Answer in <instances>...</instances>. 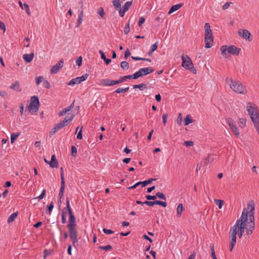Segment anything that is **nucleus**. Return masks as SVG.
Here are the masks:
<instances>
[{
  "label": "nucleus",
  "mask_w": 259,
  "mask_h": 259,
  "mask_svg": "<svg viewBox=\"0 0 259 259\" xmlns=\"http://www.w3.org/2000/svg\"><path fill=\"white\" fill-rule=\"evenodd\" d=\"M131 56V52L128 50V49H126V50L124 52V58L126 59L128 57Z\"/></svg>",
  "instance_id": "60"
},
{
  "label": "nucleus",
  "mask_w": 259,
  "mask_h": 259,
  "mask_svg": "<svg viewBox=\"0 0 259 259\" xmlns=\"http://www.w3.org/2000/svg\"><path fill=\"white\" fill-rule=\"evenodd\" d=\"M246 119L245 118H239V121L238 123L239 126L241 128H243L246 125Z\"/></svg>",
  "instance_id": "36"
},
{
  "label": "nucleus",
  "mask_w": 259,
  "mask_h": 259,
  "mask_svg": "<svg viewBox=\"0 0 259 259\" xmlns=\"http://www.w3.org/2000/svg\"><path fill=\"white\" fill-rule=\"evenodd\" d=\"M183 210V205L182 203L179 204L177 208V215L178 217H180Z\"/></svg>",
  "instance_id": "32"
},
{
  "label": "nucleus",
  "mask_w": 259,
  "mask_h": 259,
  "mask_svg": "<svg viewBox=\"0 0 259 259\" xmlns=\"http://www.w3.org/2000/svg\"><path fill=\"white\" fill-rule=\"evenodd\" d=\"M58 131L57 130L56 128V127L54 126L53 128H52V129L51 130V131H50V134H49V137L51 138L55 134V133Z\"/></svg>",
  "instance_id": "56"
},
{
  "label": "nucleus",
  "mask_w": 259,
  "mask_h": 259,
  "mask_svg": "<svg viewBox=\"0 0 259 259\" xmlns=\"http://www.w3.org/2000/svg\"><path fill=\"white\" fill-rule=\"evenodd\" d=\"M222 54L223 56H225L227 54V52L231 55L238 56L241 51V49L236 47L234 45H231L227 47V46L225 45L221 47L220 49Z\"/></svg>",
  "instance_id": "5"
},
{
  "label": "nucleus",
  "mask_w": 259,
  "mask_h": 259,
  "mask_svg": "<svg viewBox=\"0 0 259 259\" xmlns=\"http://www.w3.org/2000/svg\"><path fill=\"white\" fill-rule=\"evenodd\" d=\"M205 29V47L206 49L211 48L213 45V36L209 23H206L204 25Z\"/></svg>",
  "instance_id": "4"
},
{
  "label": "nucleus",
  "mask_w": 259,
  "mask_h": 259,
  "mask_svg": "<svg viewBox=\"0 0 259 259\" xmlns=\"http://www.w3.org/2000/svg\"><path fill=\"white\" fill-rule=\"evenodd\" d=\"M74 116L75 115L73 114H71L70 116H69V114H68L62 121L64 122V124L67 126L68 123L73 119Z\"/></svg>",
  "instance_id": "25"
},
{
  "label": "nucleus",
  "mask_w": 259,
  "mask_h": 259,
  "mask_svg": "<svg viewBox=\"0 0 259 259\" xmlns=\"http://www.w3.org/2000/svg\"><path fill=\"white\" fill-rule=\"evenodd\" d=\"M20 84L18 81H15L13 84H12L10 88L13 89L14 90L21 91V90L19 89Z\"/></svg>",
  "instance_id": "27"
},
{
  "label": "nucleus",
  "mask_w": 259,
  "mask_h": 259,
  "mask_svg": "<svg viewBox=\"0 0 259 259\" xmlns=\"http://www.w3.org/2000/svg\"><path fill=\"white\" fill-rule=\"evenodd\" d=\"M130 19L128 20V23L125 25L124 28V32L125 34H127L130 31Z\"/></svg>",
  "instance_id": "41"
},
{
  "label": "nucleus",
  "mask_w": 259,
  "mask_h": 259,
  "mask_svg": "<svg viewBox=\"0 0 259 259\" xmlns=\"http://www.w3.org/2000/svg\"><path fill=\"white\" fill-rule=\"evenodd\" d=\"M184 144L186 147H190L194 145V142L191 141H186L184 142Z\"/></svg>",
  "instance_id": "53"
},
{
  "label": "nucleus",
  "mask_w": 259,
  "mask_h": 259,
  "mask_svg": "<svg viewBox=\"0 0 259 259\" xmlns=\"http://www.w3.org/2000/svg\"><path fill=\"white\" fill-rule=\"evenodd\" d=\"M194 120L192 118L190 114H188L186 117L184 118V125L187 126L189 125L190 123H193Z\"/></svg>",
  "instance_id": "26"
},
{
  "label": "nucleus",
  "mask_w": 259,
  "mask_h": 259,
  "mask_svg": "<svg viewBox=\"0 0 259 259\" xmlns=\"http://www.w3.org/2000/svg\"><path fill=\"white\" fill-rule=\"evenodd\" d=\"M82 58L81 56L78 57L76 60V64L78 66H80L82 65Z\"/></svg>",
  "instance_id": "47"
},
{
  "label": "nucleus",
  "mask_w": 259,
  "mask_h": 259,
  "mask_svg": "<svg viewBox=\"0 0 259 259\" xmlns=\"http://www.w3.org/2000/svg\"><path fill=\"white\" fill-rule=\"evenodd\" d=\"M252 105L253 104L250 103H248L247 105V111L254 124V126L256 130L257 134L259 135V116L258 110Z\"/></svg>",
  "instance_id": "2"
},
{
  "label": "nucleus",
  "mask_w": 259,
  "mask_h": 259,
  "mask_svg": "<svg viewBox=\"0 0 259 259\" xmlns=\"http://www.w3.org/2000/svg\"><path fill=\"white\" fill-rule=\"evenodd\" d=\"M243 211L246 212V214L249 217V220L250 221L251 225L254 219V202L253 200H250L247 204V208H244Z\"/></svg>",
  "instance_id": "7"
},
{
  "label": "nucleus",
  "mask_w": 259,
  "mask_h": 259,
  "mask_svg": "<svg viewBox=\"0 0 259 259\" xmlns=\"http://www.w3.org/2000/svg\"><path fill=\"white\" fill-rule=\"evenodd\" d=\"M154 71V69L151 67L142 68L135 73V77H136V79H138L140 77H143L152 73Z\"/></svg>",
  "instance_id": "10"
},
{
  "label": "nucleus",
  "mask_w": 259,
  "mask_h": 259,
  "mask_svg": "<svg viewBox=\"0 0 259 259\" xmlns=\"http://www.w3.org/2000/svg\"><path fill=\"white\" fill-rule=\"evenodd\" d=\"M214 202L218 206L219 209H222L223 205L224 203V201L221 199H214Z\"/></svg>",
  "instance_id": "35"
},
{
  "label": "nucleus",
  "mask_w": 259,
  "mask_h": 259,
  "mask_svg": "<svg viewBox=\"0 0 259 259\" xmlns=\"http://www.w3.org/2000/svg\"><path fill=\"white\" fill-rule=\"evenodd\" d=\"M50 254V252L47 249H45L44 250V258L46 259V257Z\"/></svg>",
  "instance_id": "61"
},
{
  "label": "nucleus",
  "mask_w": 259,
  "mask_h": 259,
  "mask_svg": "<svg viewBox=\"0 0 259 259\" xmlns=\"http://www.w3.org/2000/svg\"><path fill=\"white\" fill-rule=\"evenodd\" d=\"M34 57V54L33 53H31L29 54H25L23 55V59L26 62L30 63L32 61Z\"/></svg>",
  "instance_id": "22"
},
{
  "label": "nucleus",
  "mask_w": 259,
  "mask_h": 259,
  "mask_svg": "<svg viewBox=\"0 0 259 259\" xmlns=\"http://www.w3.org/2000/svg\"><path fill=\"white\" fill-rule=\"evenodd\" d=\"M54 202L52 201L50 203V205L47 206L46 213H48L50 215L51 214L52 210L54 207Z\"/></svg>",
  "instance_id": "33"
},
{
  "label": "nucleus",
  "mask_w": 259,
  "mask_h": 259,
  "mask_svg": "<svg viewBox=\"0 0 259 259\" xmlns=\"http://www.w3.org/2000/svg\"><path fill=\"white\" fill-rule=\"evenodd\" d=\"M183 121V116L182 114L181 113H180L178 115L177 119V123L178 125H181Z\"/></svg>",
  "instance_id": "44"
},
{
  "label": "nucleus",
  "mask_w": 259,
  "mask_h": 259,
  "mask_svg": "<svg viewBox=\"0 0 259 259\" xmlns=\"http://www.w3.org/2000/svg\"><path fill=\"white\" fill-rule=\"evenodd\" d=\"M103 231L105 234L107 235L111 234L114 233V232L112 230L106 228H104L103 229Z\"/></svg>",
  "instance_id": "55"
},
{
  "label": "nucleus",
  "mask_w": 259,
  "mask_h": 259,
  "mask_svg": "<svg viewBox=\"0 0 259 259\" xmlns=\"http://www.w3.org/2000/svg\"><path fill=\"white\" fill-rule=\"evenodd\" d=\"M239 35L242 38L250 41L252 38L250 37L251 34L250 32L246 29H239L238 31Z\"/></svg>",
  "instance_id": "15"
},
{
  "label": "nucleus",
  "mask_w": 259,
  "mask_h": 259,
  "mask_svg": "<svg viewBox=\"0 0 259 259\" xmlns=\"http://www.w3.org/2000/svg\"><path fill=\"white\" fill-rule=\"evenodd\" d=\"M242 225L246 226V235H249L252 234L255 229L254 221H253L251 225L249 217L245 211H242L240 218L237 220L235 225L232 227L229 231V237L231 239L230 243V250L232 251L236 243L237 228Z\"/></svg>",
  "instance_id": "1"
},
{
  "label": "nucleus",
  "mask_w": 259,
  "mask_h": 259,
  "mask_svg": "<svg viewBox=\"0 0 259 259\" xmlns=\"http://www.w3.org/2000/svg\"><path fill=\"white\" fill-rule=\"evenodd\" d=\"M65 180H62V181H61V188H60V192L64 193V189H65Z\"/></svg>",
  "instance_id": "49"
},
{
  "label": "nucleus",
  "mask_w": 259,
  "mask_h": 259,
  "mask_svg": "<svg viewBox=\"0 0 259 259\" xmlns=\"http://www.w3.org/2000/svg\"><path fill=\"white\" fill-rule=\"evenodd\" d=\"M30 104L28 107V110L30 113L36 112L38 110L39 107V101L37 96H33L31 97Z\"/></svg>",
  "instance_id": "8"
},
{
  "label": "nucleus",
  "mask_w": 259,
  "mask_h": 259,
  "mask_svg": "<svg viewBox=\"0 0 259 259\" xmlns=\"http://www.w3.org/2000/svg\"><path fill=\"white\" fill-rule=\"evenodd\" d=\"M71 156L73 157H76L77 155V148L75 146H71Z\"/></svg>",
  "instance_id": "43"
},
{
  "label": "nucleus",
  "mask_w": 259,
  "mask_h": 259,
  "mask_svg": "<svg viewBox=\"0 0 259 259\" xmlns=\"http://www.w3.org/2000/svg\"><path fill=\"white\" fill-rule=\"evenodd\" d=\"M112 3L116 10L121 9V3L119 0H113Z\"/></svg>",
  "instance_id": "29"
},
{
  "label": "nucleus",
  "mask_w": 259,
  "mask_h": 259,
  "mask_svg": "<svg viewBox=\"0 0 259 259\" xmlns=\"http://www.w3.org/2000/svg\"><path fill=\"white\" fill-rule=\"evenodd\" d=\"M98 14L102 18H104V16L105 13H104V9H103V8H102V7L99 8V9H98Z\"/></svg>",
  "instance_id": "48"
},
{
  "label": "nucleus",
  "mask_w": 259,
  "mask_h": 259,
  "mask_svg": "<svg viewBox=\"0 0 259 259\" xmlns=\"http://www.w3.org/2000/svg\"><path fill=\"white\" fill-rule=\"evenodd\" d=\"M49 165L52 168H57L58 166V162L56 159V156L55 155H53L51 156V161H49Z\"/></svg>",
  "instance_id": "20"
},
{
  "label": "nucleus",
  "mask_w": 259,
  "mask_h": 259,
  "mask_svg": "<svg viewBox=\"0 0 259 259\" xmlns=\"http://www.w3.org/2000/svg\"><path fill=\"white\" fill-rule=\"evenodd\" d=\"M154 201L146 200L144 201V204L148 205L149 207H152L154 206Z\"/></svg>",
  "instance_id": "57"
},
{
  "label": "nucleus",
  "mask_w": 259,
  "mask_h": 259,
  "mask_svg": "<svg viewBox=\"0 0 259 259\" xmlns=\"http://www.w3.org/2000/svg\"><path fill=\"white\" fill-rule=\"evenodd\" d=\"M232 4L231 2H227L223 6V9L226 10L229 8L230 4Z\"/></svg>",
  "instance_id": "63"
},
{
  "label": "nucleus",
  "mask_w": 259,
  "mask_h": 259,
  "mask_svg": "<svg viewBox=\"0 0 259 259\" xmlns=\"http://www.w3.org/2000/svg\"><path fill=\"white\" fill-rule=\"evenodd\" d=\"M134 89H139L141 91H143V89H147V85L144 83H141L139 84H135L133 85Z\"/></svg>",
  "instance_id": "34"
},
{
  "label": "nucleus",
  "mask_w": 259,
  "mask_h": 259,
  "mask_svg": "<svg viewBox=\"0 0 259 259\" xmlns=\"http://www.w3.org/2000/svg\"><path fill=\"white\" fill-rule=\"evenodd\" d=\"M145 19L143 17H141L140 18L139 21L138 22V25L139 26H142V25L145 22Z\"/></svg>",
  "instance_id": "59"
},
{
  "label": "nucleus",
  "mask_w": 259,
  "mask_h": 259,
  "mask_svg": "<svg viewBox=\"0 0 259 259\" xmlns=\"http://www.w3.org/2000/svg\"><path fill=\"white\" fill-rule=\"evenodd\" d=\"M238 234V236L239 238H241L242 237L243 234L244 233L245 230L246 232V226H242L241 225L238 228H237Z\"/></svg>",
  "instance_id": "24"
},
{
  "label": "nucleus",
  "mask_w": 259,
  "mask_h": 259,
  "mask_svg": "<svg viewBox=\"0 0 259 259\" xmlns=\"http://www.w3.org/2000/svg\"><path fill=\"white\" fill-rule=\"evenodd\" d=\"M70 239L72 243V245L76 247L78 245L77 239V230L69 232Z\"/></svg>",
  "instance_id": "14"
},
{
  "label": "nucleus",
  "mask_w": 259,
  "mask_h": 259,
  "mask_svg": "<svg viewBox=\"0 0 259 259\" xmlns=\"http://www.w3.org/2000/svg\"><path fill=\"white\" fill-rule=\"evenodd\" d=\"M46 191L45 189H43L41 194L36 198H38L39 200L42 199L44 198L46 195Z\"/></svg>",
  "instance_id": "52"
},
{
  "label": "nucleus",
  "mask_w": 259,
  "mask_h": 259,
  "mask_svg": "<svg viewBox=\"0 0 259 259\" xmlns=\"http://www.w3.org/2000/svg\"><path fill=\"white\" fill-rule=\"evenodd\" d=\"M214 156H216V155H213V154L208 155L207 158L204 159L202 161L200 162V165L202 166H205L208 164L215 158L214 157Z\"/></svg>",
  "instance_id": "18"
},
{
  "label": "nucleus",
  "mask_w": 259,
  "mask_h": 259,
  "mask_svg": "<svg viewBox=\"0 0 259 259\" xmlns=\"http://www.w3.org/2000/svg\"><path fill=\"white\" fill-rule=\"evenodd\" d=\"M226 81L229 84L230 88L236 93L244 94L247 92L245 87L239 81H234L232 78L227 77Z\"/></svg>",
  "instance_id": "3"
},
{
  "label": "nucleus",
  "mask_w": 259,
  "mask_h": 259,
  "mask_svg": "<svg viewBox=\"0 0 259 259\" xmlns=\"http://www.w3.org/2000/svg\"><path fill=\"white\" fill-rule=\"evenodd\" d=\"M44 79L43 77L42 76H39L35 78V83L37 85H38L40 83V82L42 81V79Z\"/></svg>",
  "instance_id": "50"
},
{
  "label": "nucleus",
  "mask_w": 259,
  "mask_h": 259,
  "mask_svg": "<svg viewBox=\"0 0 259 259\" xmlns=\"http://www.w3.org/2000/svg\"><path fill=\"white\" fill-rule=\"evenodd\" d=\"M76 138L79 140H81L82 139V128L79 131L77 135Z\"/></svg>",
  "instance_id": "62"
},
{
  "label": "nucleus",
  "mask_w": 259,
  "mask_h": 259,
  "mask_svg": "<svg viewBox=\"0 0 259 259\" xmlns=\"http://www.w3.org/2000/svg\"><path fill=\"white\" fill-rule=\"evenodd\" d=\"M112 246L110 245H107L106 246H101L99 247V248L102 250H104L105 251H108L112 249Z\"/></svg>",
  "instance_id": "46"
},
{
  "label": "nucleus",
  "mask_w": 259,
  "mask_h": 259,
  "mask_svg": "<svg viewBox=\"0 0 259 259\" xmlns=\"http://www.w3.org/2000/svg\"><path fill=\"white\" fill-rule=\"evenodd\" d=\"M88 76L89 74L85 73L80 77H77L75 78H73L68 82V85H73L75 84L80 83L82 81L85 80Z\"/></svg>",
  "instance_id": "12"
},
{
  "label": "nucleus",
  "mask_w": 259,
  "mask_h": 259,
  "mask_svg": "<svg viewBox=\"0 0 259 259\" xmlns=\"http://www.w3.org/2000/svg\"><path fill=\"white\" fill-rule=\"evenodd\" d=\"M226 122L231 131L234 133L236 136L238 138L240 136V133L235 122L231 118H227Z\"/></svg>",
  "instance_id": "11"
},
{
  "label": "nucleus",
  "mask_w": 259,
  "mask_h": 259,
  "mask_svg": "<svg viewBox=\"0 0 259 259\" xmlns=\"http://www.w3.org/2000/svg\"><path fill=\"white\" fill-rule=\"evenodd\" d=\"M63 59H61L56 65L52 66L51 69V73L56 74L63 67Z\"/></svg>",
  "instance_id": "16"
},
{
  "label": "nucleus",
  "mask_w": 259,
  "mask_h": 259,
  "mask_svg": "<svg viewBox=\"0 0 259 259\" xmlns=\"http://www.w3.org/2000/svg\"><path fill=\"white\" fill-rule=\"evenodd\" d=\"M66 126V125L65 124H64V122H63L62 121H61L59 123L55 124L54 126L57 130V131H58Z\"/></svg>",
  "instance_id": "40"
},
{
  "label": "nucleus",
  "mask_w": 259,
  "mask_h": 259,
  "mask_svg": "<svg viewBox=\"0 0 259 259\" xmlns=\"http://www.w3.org/2000/svg\"><path fill=\"white\" fill-rule=\"evenodd\" d=\"M79 4H80L81 5V11L80 12V13L78 14V19L77 21V24H76V27H78L82 22V20L83 18V10H82V7H83V4L81 1H79L78 2Z\"/></svg>",
  "instance_id": "19"
},
{
  "label": "nucleus",
  "mask_w": 259,
  "mask_h": 259,
  "mask_svg": "<svg viewBox=\"0 0 259 259\" xmlns=\"http://www.w3.org/2000/svg\"><path fill=\"white\" fill-rule=\"evenodd\" d=\"M145 198L148 200H155L156 199V196L155 195L152 196L150 195H146Z\"/></svg>",
  "instance_id": "54"
},
{
  "label": "nucleus",
  "mask_w": 259,
  "mask_h": 259,
  "mask_svg": "<svg viewBox=\"0 0 259 259\" xmlns=\"http://www.w3.org/2000/svg\"><path fill=\"white\" fill-rule=\"evenodd\" d=\"M68 215L69 220L68 222V224L67 225V228L68 229V232L76 231L77 229L76 228V218L73 214V212H72L68 213Z\"/></svg>",
  "instance_id": "9"
},
{
  "label": "nucleus",
  "mask_w": 259,
  "mask_h": 259,
  "mask_svg": "<svg viewBox=\"0 0 259 259\" xmlns=\"http://www.w3.org/2000/svg\"><path fill=\"white\" fill-rule=\"evenodd\" d=\"M68 112H69V111H68V109H67L66 108H64L62 110H61L60 112H59L58 116H63L65 114H66Z\"/></svg>",
  "instance_id": "51"
},
{
  "label": "nucleus",
  "mask_w": 259,
  "mask_h": 259,
  "mask_svg": "<svg viewBox=\"0 0 259 259\" xmlns=\"http://www.w3.org/2000/svg\"><path fill=\"white\" fill-rule=\"evenodd\" d=\"M132 1L126 2L124 4V5L123 6L122 9L124 10L125 11H127L129 10L130 7L132 6Z\"/></svg>",
  "instance_id": "37"
},
{
  "label": "nucleus",
  "mask_w": 259,
  "mask_h": 259,
  "mask_svg": "<svg viewBox=\"0 0 259 259\" xmlns=\"http://www.w3.org/2000/svg\"><path fill=\"white\" fill-rule=\"evenodd\" d=\"M23 9H25L26 12L27 13V14L30 16L31 13H30V10H29V6L26 4V3H24L23 4Z\"/></svg>",
  "instance_id": "45"
},
{
  "label": "nucleus",
  "mask_w": 259,
  "mask_h": 259,
  "mask_svg": "<svg viewBox=\"0 0 259 259\" xmlns=\"http://www.w3.org/2000/svg\"><path fill=\"white\" fill-rule=\"evenodd\" d=\"M183 4L180 3L179 4H177V5L172 6L171 7V8H170L168 14H171L172 13H174V12L178 10L179 9H180L183 6Z\"/></svg>",
  "instance_id": "23"
},
{
  "label": "nucleus",
  "mask_w": 259,
  "mask_h": 259,
  "mask_svg": "<svg viewBox=\"0 0 259 259\" xmlns=\"http://www.w3.org/2000/svg\"><path fill=\"white\" fill-rule=\"evenodd\" d=\"M18 214V212H14L12 214H11L8 219V222L9 223L13 222L15 220V219L17 217Z\"/></svg>",
  "instance_id": "28"
},
{
  "label": "nucleus",
  "mask_w": 259,
  "mask_h": 259,
  "mask_svg": "<svg viewBox=\"0 0 259 259\" xmlns=\"http://www.w3.org/2000/svg\"><path fill=\"white\" fill-rule=\"evenodd\" d=\"M101 83L102 85L105 86H112L113 85L120 83L119 79L117 80H114L108 78L102 79L101 80Z\"/></svg>",
  "instance_id": "17"
},
{
  "label": "nucleus",
  "mask_w": 259,
  "mask_h": 259,
  "mask_svg": "<svg viewBox=\"0 0 259 259\" xmlns=\"http://www.w3.org/2000/svg\"><path fill=\"white\" fill-rule=\"evenodd\" d=\"M158 42L157 41L156 43H155L154 44L152 45L151 47H150V49L148 52V55H151L156 50H157V48H158Z\"/></svg>",
  "instance_id": "31"
},
{
  "label": "nucleus",
  "mask_w": 259,
  "mask_h": 259,
  "mask_svg": "<svg viewBox=\"0 0 259 259\" xmlns=\"http://www.w3.org/2000/svg\"><path fill=\"white\" fill-rule=\"evenodd\" d=\"M135 73H134L132 75H128L120 76L119 78V83H122V82H124L126 80V79H136V77H135Z\"/></svg>",
  "instance_id": "21"
},
{
  "label": "nucleus",
  "mask_w": 259,
  "mask_h": 259,
  "mask_svg": "<svg viewBox=\"0 0 259 259\" xmlns=\"http://www.w3.org/2000/svg\"><path fill=\"white\" fill-rule=\"evenodd\" d=\"M120 67L123 70H127L129 68V64L126 61H122L120 63Z\"/></svg>",
  "instance_id": "38"
},
{
  "label": "nucleus",
  "mask_w": 259,
  "mask_h": 259,
  "mask_svg": "<svg viewBox=\"0 0 259 259\" xmlns=\"http://www.w3.org/2000/svg\"><path fill=\"white\" fill-rule=\"evenodd\" d=\"M156 180V178H151L149 179L148 180H146L144 181H139L136 183L133 186L130 187L128 188V189H134L136 188L139 185H141L142 187H144L146 186L147 185H149L152 183V181Z\"/></svg>",
  "instance_id": "13"
},
{
  "label": "nucleus",
  "mask_w": 259,
  "mask_h": 259,
  "mask_svg": "<svg viewBox=\"0 0 259 259\" xmlns=\"http://www.w3.org/2000/svg\"><path fill=\"white\" fill-rule=\"evenodd\" d=\"M20 135V133H13L11 135V143L13 144L16 140L19 137Z\"/></svg>",
  "instance_id": "30"
},
{
  "label": "nucleus",
  "mask_w": 259,
  "mask_h": 259,
  "mask_svg": "<svg viewBox=\"0 0 259 259\" xmlns=\"http://www.w3.org/2000/svg\"><path fill=\"white\" fill-rule=\"evenodd\" d=\"M155 196H156V197H158L159 199H163V200H164L165 201L166 199V198L165 196L162 192H159L156 193Z\"/></svg>",
  "instance_id": "42"
},
{
  "label": "nucleus",
  "mask_w": 259,
  "mask_h": 259,
  "mask_svg": "<svg viewBox=\"0 0 259 259\" xmlns=\"http://www.w3.org/2000/svg\"><path fill=\"white\" fill-rule=\"evenodd\" d=\"M167 118V114H163L162 115V122H163L164 125H165L166 123Z\"/></svg>",
  "instance_id": "58"
},
{
  "label": "nucleus",
  "mask_w": 259,
  "mask_h": 259,
  "mask_svg": "<svg viewBox=\"0 0 259 259\" xmlns=\"http://www.w3.org/2000/svg\"><path fill=\"white\" fill-rule=\"evenodd\" d=\"M64 208L67 210L68 213L73 212L70 207L69 200L68 197L66 198V206Z\"/></svg>",
  "instance_id": "39"
},
{
  "label": "nucleus",
  "mask_w": 259,
  "mask_h": 259,
  "mask_svg": "<svg viewBox=\"0 0 259 259\" xmlns=\"http://www.w3.org/2000/svg\"><path fill=\"white\" fill-rule=\"evenodd\" d=\"M182 66L187 70H189L194 74L196 73V70L194 67L193 64L192 62L191 58L188 56H184V55L182 56Z\"/></svg>",
  "instance_id": "6"
},
{
  "label": "nucleus",
  "mask_w": 259,
  "mask_h": 259,
  "mask_svg": "<svg viewBox=\"0 0 259 259\" xmlns=\"http://www.w3.org/2000/svg\"><path fill=\"white\" fill-rule=\"evenodd\" d=\"M143 237L144 239L149 241L150 243H152L153 241L152 239L150 237H149L148 235H147L146 234H144L143 236Z\"/></svg>",
  "instance_id": "64"
}]
</instances>
